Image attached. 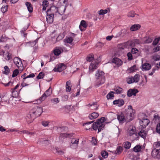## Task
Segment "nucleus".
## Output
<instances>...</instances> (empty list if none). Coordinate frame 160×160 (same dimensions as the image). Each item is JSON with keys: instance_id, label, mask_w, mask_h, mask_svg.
Here are the masks:
<instances>
[{"instance_id": "obj_58", "label": "nucleus", "mask_w": 160, "mask_h": 160, "mask_svg": "<svg viewBox=\"0 0 160 160\" xmlns=\"http://www.w3.org/2000/svg\"><path fill=\"white\" fill-rule=\"evenodd\" d=\"M59 2L62 5L64 6L67 3V0H60Z\"/></svg>"}, {"instance_id": "obj_31", "label": "nucleus", "mask_w": 160, "mask_h": 160, "mask_svg": "<svg viewBox=\"0 0 160 160\" xmlns=\"http://www.w3.org/2000/svg\"><path fill=\"white\" fill-rule=\"evenodd\" d=\"M71 82L70 81H68L66 83V91L67 92H69L71 89Z\"/></svg>"}, {"instance_id": "obj_46", "label": "nucleus", "mask_w": 160, "mask_h": 160, "mask_svg": "<svg viewBox=\"0 0 160 160\" xmlns=\"http://www.w3.org/2000/svg\"><path fill=\"white\" fill-rule=\"evenodd\" d=\"M129 135L130 136H132L133 134H135L137 136L136 133V131L135 130V129L133 128L129 131Z\"/></svg>"}, {"instance_id": "obj_27", "label": "nucleus", "mask_w": 160, "mask_h": 160, "mask_svg": "<svg viewBox=\"0 0 160 160\" xmlns=\"http://www.w3.org/2000/svg\"><path fill=\"white\" fill-rule=\"evenodd\" d=\"M138 134L141 137L144 139L146 138L147 133L144 130H141V131L138 133Z\"/></svg>"}, {"instance_id": "obj_18", "label": "nucleus", "mask_w": 160, "mask_h": 160, "mask_svg": "<svg viewBox=\"0 0 160 160\" xmlns=\"http://www.w3.org/2000/svg\"><path fill=\"white\" fill-rule=\"evenodd\" d=\"M117 118L120 123L122 124L124 122V121H126V118H125L124 115L122 113L119 115H118Z\"/></svg>"}, {"instance_id": "obj_48", "label": "nucleus", "mask_w": 160, "mask_h": 160, "mask_svg": "<svg viewBox=\"0 0 160 160\" xmlns=\"http://www.w3.org/2000/svg\"><path fill=\"white\" fill-rule=\"evenodd\" d=\"M152 39L151 38L148 37L144 40V43H148L151 42H152Z\"/></svg>"}, {"instance_id": "obj_5", "label": "nucleus", "mask_w": 160, "mask_h": 160, "mask_svg": "<svg viewBox=\"0 0 160 160\" xmlns=\"http://www.w3.org/2000/svg\"><path fill=\"white\" fill-rule=\"evenodd\" d=\"M13 62L17 68L15 70H23L24 66L21 59L18 57H15L13 59Z\"/></svg>"}, {"instance_id": "obj_21", "label": "nucleus", "mask_w": 160, "mask_h": 160, "mask_svg": "<svg viewBox=\"0 0 160 160\" xmlns=\"http://www.w3.org/2000/svg\"><path fill=\"white\" fill-rule=\"evenodd\" d=\"M140 27L139 24H134L131 26L130 29L131 31H134L138 30Z\"/></svg>"}, {"instance_id": "obj_33", "label": "nucleus", "mask_w": 160, "mask_h": 160, "mask_svg": "<svg viewBox=\"0 0 160 160\" xmlns=\"http://www.w3.org/2000/svg\"><path fill=\"white\" fill-rule=\"evenodd\" d=\"M38 39H36L33 42H30L26 43V45L31 47L34 46L38 42Z\"/></svg>"}, {"instance_id": "obj_16", "label": "nucleus", "mask_w": 160, "mask_h": 160, "mask_svg": "<svg viewBox=\"0 0 160 160\" xmlns=\"http://www.w3.org/2000/svg\"><path fill=\"white\" fill-rule=\"evenodd\" d=\"M152 155L154 158H160V154L159 150L156 149H153L152 152Z\"/></svg>"}, {"instance_id": "obj_59", "label": "nucleus", "mask_w": 160, "mask_h": 160, "mask_svg": "<svg viewBox=\"0 0 160 160\" xmlns=\"http://www.w3.org/2000/svg\"><path fill=\"white\" fill-rule=\"evenodd\" d=\"M138 50L137 48H133L132 49L131 51V53L132 54H135L138 52Z\"/></svg>"}, {"instance_id": "obj_56", "label": "nucleus", "mask_w": 160, "mask_h": 160, "mask_svg": "<svg viewBox=\"0 0 160 160\" xmlns=\"http://www.w3.org/2000/svg\"><path fill=\"white\" fill-rule=\"evenodd\" d=\"M153 59L155 61H158L160 59V55H157L154 56L153 57Z\"/></svg>"}, {"instance_id": "obj_42", "label": "nucleus", "mask_w": 160, "mask_h": 160, "mask_svg": "<svg viewBox=\"0 0 160 160\" xmlns=\"http://www.w3.org/2000/svg\"><path fill=\"white\" fill-rule=\"evenodd\" d=\"M44 75H45L44 73L42 72H41L39 73L37 77L36 78L38 79L43 78Z\"/></svg>"}, {"instance_id": "obj_32", "label": "nucleus", "mask_w": 160, "mask_h": 160, "mask_svg": "<svg viewBox=\"0 0 160 160\" xmlns=\"http://www.w3.org/2000/svg\"><path fill=\"white\" fill-rule=\"evenodd\" d=\"M122 151V148L120 146H118L116 150L113 152H114V153L117 154H119Z\"/></svg>"}, {"instance_id": "obj_37", "label": "nucleus", "mask_w": 160, "mask_h": 160, "mask_svg": "<svg viewBox=\"0 0 160 160\" xmlns=\"http://www.w3.org/2000/svg\"><path fill=\"white\" fill-rule=\"evenodd\" d=\"M108 11H110L109 10L101 9L100 10L98 11V13L99 15H103L107 13L108 12Z\"/></svg>"}, {"instance_id": "obj_36", "label": "nucleus", "mask_w": 160, "mask_h": 160, "mask_svg": "<svg viewBox=\"0 0 160 160\" xmlns=\"http://www.w3.org/2000/svg\"><path fill=\"white\" fill-rule=\"evenodd\" d=\"M123 145L125 148L127 149H129L131 146V143L128 141L124 142L123 143Z\"/></svg>"}, {"instance_id": "obj_60", "label": "nucleus", "mask_w": 160, "mask_h": 160, "mask_svg": "<svg viewBox=\"0 0 160 160\" xmlns=\"http://www.w3.org/2000/svg\"><path fill=\"white\" fill-rule=\"evenodd\" d=\"M20 132H23L24 133H26L27 134H31V135L33 134L34 133L32 132H28V131H26V130H23L22 131H20L19 132V133H20Z\"/></svg>"}, {"instance_id": "obj_64", "label": "nucleus", "mask_w": 160, "mask_h": 160, "mask_svg": "<svg viewBox=\"0 0 160 160\" xmlns=\"http://www.w3.org/2000/svg\"><path fill=\"white\" fill-rule=\"evenodd\" d=\"M134 43L135 44H138L141 43L142 42L139 40L136 39L134 40Z\"/></svg>"}, {"instance_id": "obj_1", "label": "nucleus", "mask_w": 160, "mask_h": 160, "mask_svg": "<svg viewBox=\"0 0 160 160\" xmlns=\"http://www.w3.org/2000/svg\"><path fill=\"white\" fill-rule=\"evenodd\" d=\"M42 112V108L36 106L31 109L27 117L31 119L34 120L36 117L39 116Z\"/></svg>"}, {"instance_id": "obj_62", "label": "nucleus", "mask_w": 160, "mask_h": 160, "mask_svg": "<svg viewBox=\"0 0 160 160\" xmlns=\"http://www.w3.org/2000/svg\"><path fill=\"white\" fill-rule=\"evenodd\" d=\"M49 123V122L47 121H43L42 122V125L45 127L47 126Z\"/></svg>"}, {"instance_id": "obj_20", "label": "nucleus", "mask_w": 160, "mask_h": 160, "mask_svg": "<svg viewBox=\"0 0 160 160\" xmlns=\"http://www.w3.org/2000/svg\"><path fill=\"white\" fill-rule=\"evenodd\" d=\"M149 122V120L147 118H143L140 121V123L141 124H143L142 126L143 128H145L146 126L148 125Z\"/></svg>"}, {"instance_id": "obj_45", "label": "nucleus", "mask_w": 160, "mask_h": 160, "mask_svg": "<svg viewBox=\"0 0 160 160\" xmlns=\"http://www.w3.org/2000/svg\"><path fill=\"white\" fill-rule=\"evenodd\" d=\"M65 34L64 33H60L57 38V40H59L62 39L64 37Z\"/></svg>"}, {"instance_id": "obj_8", "label": "nucleus", "mask_w": 160, "mask_h": 160, "mask_svg": "<svg viewBox=\"0 0 160 160\" xmlns=\"http://www.w3.org/2000/svg\"><path fill=\"white\" fill-rule=\"evenodd\" d=\"M52 90L51 87L47 90L44 92V93L41 97L39 99V100L40 102L44 100L45 99L51 95L52 93Z\"/></svg>"}, {"instance_id": "obj_26", "label": "nucleus", "mask_w": 160, "mask_h": 160, "mask_svg": "<svg viewBox=\"0 0 160 160\" xmlns=\"http://www.w3.org/2000/svg\"><path fill=\"white\" fill-rule=\"evenodd\" d=\"M25 4L27 8L28 11L30 12H32L33 11V8L31 4L29 2H26Z\"/></svg>"}, {"instance_id": "obj_30", "label": "nucleus", "mask_w": 160, "mask_h": 160, "mask_svg": "<svg viewBox=\"0 0 160 160\" xmlns=\"http://www.w3.org/2000/svg\"><path fill=\"white\" fill-rule=\"evenodd\" d=\"M19 86V85L18 84L14 88H12L11 90V91L12 93V96L13 97H16V96H14V93H17L18 92L17 91H15V90H16Z\"/></svg>"}, {"instance_id": "obj_40", "label": "nucleus", "mask_w": 160, "mask_h": 160, "mask_svg": "<svg viewBox=\"0 0 160 160\" xmlns=\"http://www.w3.org/2000/svg\"><path fill=\"white\" fill-rule=\"evenodd\" d=\"M114 92L112 91L111 92L108 93L107 96V98L108 99H112V98L114 97L113 94Z\"/></svg>"}, {"instance_id": "obj_28", "label": "nucleus", "mask_w": 160, "mask_h": 160, "mask_svg": "<svg viewBox=\"0 0 160 160\" xmlns=\"http://www.w3.org/2000/svg\"><path fill=\"white\" fill-rule=\"evenodd\" d=\"M48 2L47 0H44L42 2V5L43 6L42 10H46V8L48 6Z\"/></svg>"}, {"instance_id": "obj_51", "label": "nucleus", "mask_w": 160, "mask_h": 160, "mask_svg": "<svg viewBox=\"0 0 160 160\" xmlns=\"http://www.w3.org/2000/svg\"><path fill=\"white\" fill-rule=\"evenodd\" d=\"M160 40V37H158L155 38L153 42V45H156L158 43Z\"/></svg>"}, {"instance_id": "obj_6", "label": "nucleus", "mask_w": 160, "mask_h": 160, "mask_svg": "<svg viewBox=\"0 0 160 160\" xmlns=\"http://www.w3.org/2000/svg\"><path fill=\"white\" fill-rule=\"evenodd\" d=\"M134 110L132 109V107L131 105L128 106V108L126 109L125 113L126 118L128 119L129 121L132 120L131 118L132 117L133 115H134Z\"/></svg>"}, {"instance_id": "obj_23", "label": "nucleus", "mask_w": 160, "mask_h": 160, "mask_svg": "<svg viewBox=\"0 0 160 160\" xmlns=\"http://www.w3.org/2000/svg\"><path fill=\"white\" fill-rule=\"evenodd\" d=\"M116 94H119L122 93L123 92V89L119 87H115L114 89Z\"/></svg>"}, {"instance_id": "obj_41", "label": "nucleus", "mask_w": 160, "mask_h": 160, "mask_svg": "<svg viewBox=\"0 0 160 160\" xmlns=\"http://www.w3.org/2000/svg\"><path fill=\"white\" fill-rule=\"evenodd\" d=\"M8 39V38L6 37V36L5 35L3 34L2 35L1 37V38L0 39V42H5L7 41Z\"/></svg>"}, {"instance_id": "obj_53", "label": "nucleus", "mask_w": 160, "mask_h": 160, "mask_svg": "<svg viewBox=\"0 0 160 160\" xmlns=\"http://www.w3.org/2000/svg\"><path fill=\"white\" fill-rule=\"evenodd\" d=\"M128 16L129 17H133L135 16V13L133 11L130 12L128 14Z\"/></svg>"}, {"instance_id": "obj_55", "label": "nucleus", "mask_w": 160, "mask_h": 160, "mask_svg": "<svg viewBox=\"0 0 160 160\" xmlns=\"http://www.w3.org/2000/svg\"><path fill=\"white\" fill-rule=\"evenodd\" d=\"M19 73V71H13V73L12 75V77H15L17 76Z\"/></svg>"}, {"instance_id": "obj_10", "label": "nucleus", "mask_w": 160, "mask_h": 160, "mask_svg": "<svg viewBox=\"0 0 160 160\" xmlns=\"http://www.w3.org/2000/svg\"><path fill=\"white\" fill-rule=\"evenodd\" d=\"M35 77V75L34 73H32L30 74L29 75L27 76L25 78H23V80L22 83L21 84V86L22 87H24L26 86H27L29 85L30 83H31V82L30 80H29V82L28 83H26L25 82V80L28 78H33Z\"/></svg>"}, {"instance_id": "obj_3", "label": "nucleus", "mask_w": 160, "mask_h": 160, "mask_svg": "<svg viewBox=\"0 0 160 160\" xmlns=\"http://www.w3.org/2000/svg\"><path fill=\"white\" fill-rule=\"evenodd\" d=\"M57 11L56 7L54 6H52L49 9H48L47 12L46 20L48 23H52L53 21L54 14Z\"/></svg>"}, {"instance_id": "obj_43", "label": "nucleus", "mask_w": 160, "mask_h": 160, "mask_svg": "<svg viewBox=\"0 0 160 160\" xmlns=\"http://www.w3.org/2000/svg\"><path fill=\"white\" fill-rule=\"evenodd\" d=\"M101 154L102 157L104 158H107L108 156V152L105 151L102 152Z\"/></svg>"}, {"instance_id": "obj_4", "label": "nucleus", "mask_w": 160, "mask_h": 160, "mask_svg": "<svg viewBox=\"0 0 160 160\" xmlns=\"http://www.w3.org/2000/svg\"><path fill=\"white\" fill-rule=\"evenodd\" d=\"M104 73L102 71H97L95 74L96 78L98 79L96 85L98 87L103 84L105 82V78L104 75Z\"/></svg>"}, {"instance_id": "obj_12", "label": "nucleus", "mask_w": 160, "mask_h": 160, "mask_svg": "<svg viewBox=\"0 0 160 160\" xmlns=\"http://www.w3.org/2000/svg\"><path fill=\"white\" fill-rule=\"evenodd\" d=\"M54 54L55 56H59L63 52L62 47H56L53 51Z\"/></svg>"}, {"instance_id": "obj_17", "label": "nucleus", "mask_w": 160, "mask_h": 160, "mask_svg": "<svg viewBox=\"0 0 160 160\" xmlns=\"http://www.w3.org/2000/svg\"><path fill=\"white\" fill-rule=\"evenodd\" d=\"M87 26L86 22L85 20H82L81 21L79 28L80 30L82 31L85 30Z\"/></svg>"}, {"instance_id": "obj_47", "label": "nucleus", "mask_w": 160, "mask_h": 160, "mask_svg": "<svg viewBox=\"0 0 160 160\" xmlns=\"http://www.w3.org/2000/svg\"><path fill=\"white\" fill-rule=\"evenodd\" d=\"M8 8V6L6 5L5 6H2V7L1 8V10L2 12L3 13H4L7 11Z\"/></svg>"}, {"instance_id": "obj_24", "label": "nucleus", "mask_w": 160, "mask_h": 160, "mask_svg": "<svg viewBox=\"0 0 160 160\" xmlns=\"http://www.w3.org/2000/svg\"><path fill=\"white\" fill-rule=\"evenodd\" d=\"M142 67L144 70H150L151 68V65L148 63H146L142 65Z\"/></svg>"}, {"instance_id": "obj_7", "label": "nucleus", "mask_w": 160, "mask_h": 160, "mask_svg": "<svg viewBox=\"0 0 160 160\" xmlns=\"http://www.w3.org/2000/svg\"><path fill=\"white\" fill-rule=\"evenodd\" d=\"M73 40V38L72 37H66L63 40L64 45L67 47H68L70 48H71L74 45Z\"/></svg>"}, {"instance_id": "obj_61", "label": "nucleus", "mask_w": 160, "mask_h": 160, "mask_svg": "<svg viewBox=\"0 0 160 160\" xmlns=\"http://www.w3.org/2000/svg\"><path fill=\"white\" fill-rule=\"evenodd\" d=\"M68 96L67 95H64L62 97V100L63 101H67L68 99Z\"/></svg>"}, {"instance_id": "obj_63", "label": "nucleus", "mask_w": 160, "mask_h": 160, "mask_svg": "<svg viewBox=\"0 0 160 160\" xmlns=\"http://www.w3.org/2000/svg\"><path fill=\"white\" fill-rule=\"evenodd\" d=\"M160 51V46H157L153 49L154 52H156Z\"/></svg>"}, {"instance_id": "obj_38", "label": "nucleus", "mask_w": 160, "mask_h": 160, "mask_svg": "<svg viewBox=\"0 0 160 160\" xmlns=\"http://www.w3.org/2000/svg\"><path fill=\"white\" fill-rule=\"evenodd\" d=\"M139 75L137 74L135 75L133 77V81L135 82H137L139 81Z\"/></svg>"}, {"instance_id": "obj_35", "label": "nucleus", "mask_w": 160, "mask_h": 160, "mask_svg": "<svg viewBox=\"0 0 160 160\" xmlns=\"http://www.w3.org/2000/svg\"><path fill=\"white\" fill-rule=\"evenodd\" d=\"M141 146L139 145H137L133 148V150L135 152H139L141 151Z\"/></svg>"}, {"instance_id": "obj_13", "label": "nucleus", "mask_w": 160, "mask_h": 160, "mask_svg": "<svg viewBox=\"0 0 160 160\" xmlns=\"http://www.w3.org/2000/svg\"><path fill=\"white\" fill-rule=\"evenodd\" d=\"M67 65L63 63L57 64L53 69V70H64L66 69Z\"/></svg>"}, {"instance_id": "obj_44", "label": "nucleus", "mask_w": 160, "mask_h": 160, "mask_svg": "<svg viewBox=\"0 0 160 160\" xmlns=\"http://www.w3.org/2000/svg\"><path fill=\"white\" fill-rule=\"evenodd\" d=\"M154 146L155 148V149H158L159 150L160 149V142H155L154 144Z\"/></svg>"}, {"instance_id": "obj_52", "label": "nucleus", "mask_w": 160, "mask_h": 160, "mask_svg": "<svg viewBox=\"0 0 160 160\" xmlns=\"http://www.w3.org/2000/svg\"><path fill=\"white\" fill-rule=\"evenodd\" d=\"M133 80V77H131L130 78H128L127 80V83H128V84H131L133 82H134Z\"/></svg>"}, {"instance_id": "obj_49", "label": "nucleus", "mask_w": 160, "mask_h": 160, "mask_svg": "<svg viewBox=\"0 0 160 160\" xmlns=\"http://www.w3.org/2000/svg\"><path fill=\"white\" fill-rule=\"evenodd\" d=\"M28 26H26L24 28H23L22 30L21 31V34H23V36L24 37H25L26 35V34H24V32L28 28Z\"/></svg>"}, {"instance_id": "obj_15", "label": "nucleus", "mask_w": 160, "mask_h": 160, "mask_svg": "<svg viewBox=\"0 0 160 160\" xmlns=\"http://www.w3.org/2000/svg\"><path fill=\"white\" fill-rule=\"evenodd\" d=\"M112 62L115 64L117 67H120L123 64V62L119 58H115L112 60Z\"/></svg>"}, {"instance_id": "obj_25", "label": "nucleus", "mask_w": 160, "mask_h": 160, "mask_svg": "<svg viewBox=\"0 0 160 160\" xmlns=\"http://www.w3.org/2000/svg\"><path fill=\"white\" fill-rule=\"evenodd\" d=\"M99 116L98 113L96 112H94L89 115V118L91 120L94 119L98 118Z\"/></svg>"}, {"instance_id": "obj_22", "label": "nucleus", "mask_w": 160, "mask_h": 160, "mask_svg": "<svg viewBox=\"0 0 160 160\" xmlns=\"http://www.w3.org/2000/svg\"><path fill=\"white\" fill-rule=\"evenodd\" d=\"M72 136L73 134L71 133H62L60 134V137L64 139L65 138H70Z\"/></svg>"}, {"instance_id": "obj_11", "label": "nucleus", "mask_w": 160, "mask_h": 160, "mask_svg": "<svg viewBox=\"0 0 160 160\" xmlns=\"http://www.w3.org/2000/svg\"><path fill=\"white\" fill-rule=\"evenodd\" d=\"M79 142V139H76L75 138H72L71 140V144L70 146L71 148L76 149L78 147Z\"/></svg>"}, {"instance_id": "obj_50", "label": "nucleus", "mask_w": 160, "mask_h": 160, "mask_svg": "<svg viewBox=\"0 0 160 160\" xmlns=\"http://www.w3.org/2000/svg\"><path fill=\"white\" fill-rule=\"evenodd\" d=\"M51 101L52 102L55 104L58 103L59 102V100L58 98H52L51 99Z\"/></svg>"}, {"instance_id": "obj_2", "label": "nucleus", "mask_w": 160, "mask_h": 160, "mask_svg": "<svg viewBox=\"0 0 160 160\" xmlns=\"http://www.w3.org/2000/svg\"><path fill=\"white\" fill-rule=\"evenodd\" d=\"M105 121V117H102L98 119L97 121L93 123L92 127L94 130H98V132H99L103 130L105 127V125L103 123Z\"/></svg>"}, {"instance_id": "obj_34", "label": "nucleus", "mask_w": 160, "mask_h": 160, "mask_svg": "<svg viewBox=\"0 0 160 160\" xmlns=\"http://www.w3.org/2000/svg\"><path fill=\"white\" fill-rule=\"evenodd\" d=\"M86 60L87 61L90 62L91 61L92 62V61H93L94 60V56L93 54H90L88 55L86 58ZM95 60H94V61H95Z\"/></svg>"}, {"instance_id": "obj_19", "label": "nucleus", "mask_w": 160, "mask_h": 160, "mask_svg": "<svg viewBox=\"0 0 160 160\" xmlns=\"http://www.w3.org/2000/svg\"><path fill=\"white\" fill-rule=\"evenodd\" d=\"M124 103V101L122 99H119L113 101L114 104H117L119 107H121L123 105Z\"/></svg>"}, {"instance_id": "obj_14", "label": "nucleus", "mask_w": 160, "mask_h": 160, "mask_svg": "<svg viewBox=\"0 0 160 160\" xmlns=\"http://www.w3.org/2000/svg\"><path fill=\"white\" fill-rule=\"evenodd\" d=\"M138 92V91L137 89H130L128 91L127 95L128 97H130L132 95L135 96Z\"/></svg>"}, {"instance_id": "obj_9", "label": "nucleus", "mask_w": 160, "mask_h": 160, "mask_svg": "<svg viewBox=\"0 0 160 160\" xmlns=\"http://www.w3.org/2000/svg\"><path fill=\"white\" fill-rule=\"evenodd\" d=\"M100 61L101 60L100 59L99 60H98V62L96 61L92 62L89 66V70H93L97 69L98 67L99 63Z\"/></svg>"}, {"instance_id": "obj_39", "label": "nucleus", "mask_w": 160, "mask_h": 160, "mask_svg": "<svg viewBox=\"0 0 160 160\" xmlns=\"http://www.w3.org/2000/svg\"><path fill=\"white\" fill-rule=\"evenodd\" d=\"M3 57L7 60H9L11 58V55L8 52L3 54Z\"/></svg>"}, {"instance_id": "obj_54", "label": "nucleus", "mask_w": 160, "mask_h": 160, "mask_svg": "<svg viewBox=\"0 0 160 160\" xmlns=\"http://www.w3.org/2000/svg\"><path fill=\"white\" fill-rule=\"evenodd\" d=\"M92 140L91 141V143L92 144L96 145L97 144V141L96 139L94 137L92 138Z\"/></svg>"}, {"instance_id": "obj_29", "label": "nucleus", "mask_w": 160, "mask_h": 160, "mask_svg": "<svg viewBox=\"0 0 160 160\" xmlns=\"http://www.w3.org/2000/svg\"><path fill=\"white\" fill-rule=\"evenodd\" d=\"M0 98H2L1 101V102H2L3 101H5L8 103H9V97L7 95H4L2 96H0Z\"/></svg>"}, {"instance_id": "obj_57", "label": "nucleus", "mask_w": 160, "mask_h": 160, "mask_svg": "<svg viewBox=\"0 0 160 160\" xmlns=\"http://www.w3.org/2000/svg\"><path fill=\"white\" fill-rule=\"evenodd\" d=\"M127 56L128 57V59L129 60H131L133 59V56L132 53L129 52L127 54Z\"/></svg>"}]
</instances>
